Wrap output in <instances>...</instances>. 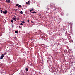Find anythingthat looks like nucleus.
Wrapping results in <instances>:
<instances>
[{
	"instance_id": "obj_8",
	"label": "nucleus",
	"mask_w": 75,
	"mask_h": 75,
	"mask_svg": "<svg viewBox=\"0 0 75 75\" xmlns=\"http://www.w3.org/2000/svg\"><path fill=\"white\" fill-rule=\"evenodd\" d=\"M20 25H23V23H21Z\"/></svg>"
},
{
	"instance_id": "obj_9",
	"label": "nucleus",
	"mask_w": 75,
	"mask_h": 75,
	"mask_svg": "<svg viewBox=\"0 0 75 75\" xmlns=\"http://www.w3.org/2000/svg\"><path fill=\"white\" fill-rule=\"evenodd\" d=\"M21 22V23H25V22H24L23 21Z\"/></svg>"
},
{
	"instance_id": "obj_28",
	"label": "nucleus",
	"mask_w": 75,
	"mask_h": 75,
	"mask_svg": "<svg viewBox=\"0 0 75 75\" xmlns=\"http://www.w3.org/2000/svg\"><path fill=\"white\" fill-rule=\"evenodd\" d=\"M19 28H21V27H20V26H19Z\"/></svg>"
},
{
	"instance_id": "obj_27",
	"label": "nucleus",
	"mask_w": 75,
	"mask_h": 75,
	"mask_svg": "<svg viewBox=\"0 0 75 75\" xmlns=\"http://www.w3.org/2000/svg\"><path fill=\"white\" fill-rule=\"evenodd\" d=\"M14 16V17L15 18H16V16H15V15H13Z\"/></svg>"
},
{
	"instance_id": "obj_14",
	"label": "nucleus",
	"mask_w": 75,
	"mask_h": 75,
	"mask_svg": "<svg viewBox=\"0 0 75 75\" xmlns=\"http://www.w3.org/2000/svg\"><path fill=\"white\" fill-rule=\"evenodd\" d=\"M0 11L1 12V13H3V11L2 10H1V11Z\"/></svg>"
},
{
	"instance_id": "obj_29",
	"label": "nucleus",
	"mask_w": 75,
	"mask_h": 75,
	"mask_svg": "<svg viewBox=\"0 0 75 75\" xmlns=\"http://www.w3.org/2000/svg\"><path fill=\"white\" fill-rule=\"evenodd\" d=\"M15 14H16V15H17V14H16V13H15Z\"/></svg>"
},
{
	"instance_id": "obj_16",
	"label": "nucleus",
	"mask_w": 75,
	"mask_h": 75,
	"mask_svg": "<svg viewBox=\"0 0 75 75\" xmlns=\"http://www.w3.org/2000/svg\"><path fill=\"white\" fill-rule=\"evenodd\" d=\"M18 7L19 8L21 7V5H19L18 6Z\"/></svg>"
},
{
	"instance_id": "obj_1",
	"label": "nucleus",
	"mask_w": 75,
	"mask_h": 75,
	"mask_svg": "<svg viewBox=\"0 0 75 75\" xmlns=\"http://www.w3.org/2000/svg\"><path fill=\"white\" fill-rule=\"evenodd\" d=\"M7 13V11L6 10H5V11H3V13L6 14Z\"/></svg>"
},
{
	"instance_id": "obj_3",
	"label": "nucleus",
	"mask_w": 75,
	"mask_h": 75,
	"mask_svg": "<svg viewBox=\"0 0 75 75\" xmlns=\"http://www.w3.org/2000/svg\"><path fill=\"white\" fill-rule=\"evenodd\" d=\"M11 1L10 0H6V3H10Z\"/></svg>"
},
{
	"instance_id": "obj_22",
	"label": "nucleus",
	"mask_w": 75,
	"mask_h": 75,
	"mask_svg": "<svg viewBox=\"0 0 75 75\" xmlns=\"http://www.w3.org/2000/svg\"><path fill=\"white\" fill-rule=\"evenodd\" d=\"M6 54H7V53H5L4 54V55H6Z\"/></svg>"
},
{
	"instance_id": "obj_12",
	"label": "nucleus",
	"mask_w": 75,
	"mask_h": 75,
	"mask_svg": "<svg viewBox=\"0 0 75 75\" xmlns=\"http://www.w3.org/2000/svg\"><path fill=\"white\" fill-rule=\"evenodd\" d=\"M25 69L26 71H28V68H26Z\"/></svg>"
},
{
	"instance_id": "obj_19",
	"label": "nucleus",
	"mask_w": 75,
	"mask_h": 75,
	"mask_svg": "<svg viewBox=\"0 0 75 75\" xmlns=\"http://www.w3.org/2000/svg\"><path fill=\"white\" fill-rule=\"evenodd\" d=\"M32 9H31V10H30V12H31V11H32Z\"/></svg>"
},
{
	"instance_id": "obj_31",
	"label": "nucleus",
	"mask_w": 75,
	"mask_h": 75,
	"mask_svg": "<svg viewBox=\"0 0 75 75\" xmlns=\"http://www.w3.org/2000/svg\"><path fill=\"white\" fill-rule=\"evenodd\" d=\"M0 10H1V8H0Z\"/></svg>"
},
{
	"instance_id": "obj_13",
	"label": "nucleus",
	"mask_w": 75,
	"mask_h": 75,
	"mask_svg": "<svg viewBox=\"0 0 75 75\" xmlns=\"http://www.w3.org/2000/svg\"><path fill=\"white\" fill-rule=\"evenodd\" d=\"M11 23H13V19L11 20Z\"/></svg>"
},
{
	"instance_id": "obj_15",
	"label": "nucleus",
	"mask_w": 75,
	"mask_h": 75,
	"mask_svg": "<svg viewBox=\"0 0 75 75\" xmlns=\"http://www.w3.org/2000/svg\"><path fill=\"white\" fill-rule=\"evenodd\" d=\"M19 5V4H17L16 5V7H17V6H18V5Z\"/></svg>"
},
{
	"instance_id": "obj_10",
	"label": "nucleus",
	"mask_w": 75,
	"mask_h": 75,
	"mask_svg": "<svg viewBox=\"0 0 75 75\" xmlns=\"http://www.w3.org/2000/svg\"><path fill=\"white\" fill-rule=\"evenodd\" d=\"M32 13H37V12H32Z\"/></svg>"
},
{
	"instance_id": "obj_20",
	"label": "nucleus",
	"mask_w": 75,
	"mask_h": 75,
	"mask_svg": "<svg viewBox=\"0 0 75 75\" xmlns=\"http://www.w3.org/2000/svg\"><path fill=\"white\" fill-rule=\"evenodd\" d=\"M2 35V34L1 33L0 34V36H1Z\"/></svg>"
},
{
	"instance_id": "obj_18",
	"label": "nucleus",
	"mask_w": 75,
	"mask_h": 75,
	"mask_svg": "<svg viewBox=\"0 0 75 75\" xmlns=\"http://www.w3.org/2000/svg\"><path fill=\"white\" fill-rule=\"evenodd\" d=\"M30 20H29V19H28V20H27V22H28V23H29V21Z\"/></svg>"
},
{
	"instance_id": "obj_6",
	"label": "nucleus",
	"mask_w": 75,
	"mask_h": 75,
	"mask_svg": "<svg viewBox=\"0 0 75 75\" xmlns=\"http://www.w3.org/2000/svg\"><path fill=\"white\" fill-rule=\"evenodd\" d=\"M13 20H15V21H16V18H13Z\"/></svg>"
},
{
	"instance_id": "obj_32",
	"label": "nucleus",
	"mask_w": 75,
	"mask_h": 75,
	"mask_svg": "<svg viewBox=\"0 0 75 75\" xmlns=\"http://www.w3.org/2000/svg\"><path fill=\"white\" fill-rule=\"evenodd\" d=\"M31 23H33V22L32 21H31Z\"/></svg>"
},
{
	"instance_id": "obj_4",
	"label": "nucleus",
	"mask_w": 75,
	"mask_h": 75,
	"mask_svg": "<svg viewBox=\"0 0 75 75\" xmlns=\"http://www.w3.org/2000/svg\"><path fill=\"white\" fill-rule=\"evenodd\" d=\"M50 6L52 7H54V6H55V5H54L53 4H50Z\"/></svg>"
},
{
	"instance_id": "obj_17",
	"label": "nucleus",
	"mask_w": 75,
	"mask_h": 75,
	"mask_svg": "<svg viewBox=\"0 0 75 75\" xmlns=\"http://www.w3.org/2000/svg\"><path fill=\"white\" fill-rule=\"evenodd\" d=\"M15 33H18V31H15Z\"/></svg>"
},
{
	"instance_id": "obj_26",
	"label": "nucleus",
	"mask_w": 75,
	"mask_h": 75,
	"mask_svg": "<svg viewBox=\"0 0 75 75\" xmlns=\"http://www.w3.org/2000/svg\"><path fill=\"white\" fill-rule=\"evenodd\" d=\"M31 10L33 11V10H34V9L33 8H32V9H31Z\"/></svg>"
},
{
	"instance_id": "obj_2",
	"label": "nucleus",
	"mask_w": 75,
	"mask_h": 75,
	"mask_svg": "<svg viewBox=\"0 0 75 75\" xmlns=\"http://www.w3.org/2000/svg\"><path fill=\"white\" fill-rule=\"evenodd\" d=\"M4 57V54H3L1 57H0V59H3V57Z\"/></svg>"
},
{
	"instance_id": "obj_25",
	"label": "nucleus",
	"mask_w": 75,
	"mask_h": 75,
	"mask_svg": "<svg viewBox=\"0 0 75 75\" xmlns=\"http://www.w3.org/2000/svg\"><path fill=\"white\" fill-rule=\"evenodd\" d=\"M15 38L16 39H17V38H16V37H15Z\"/></svg>"
},
{
	"instance_id": "obj_5",
	"label": "nucleus",
	"mask_w": 75,
	"mask_h": 75,
	"mask_svg": "<svg viewBox=\"0 0 75 75\" xmlns=\"http://www.w3.org/2000/svg\"><path fill=\"white\" fill-rule=\"evenodd\" d=\"M26 4H30V1H29L28 2H26Z\"/></svg>"
},
{
	"instance_id": "obj_30",
	"label": "nucleus",
	"mask_w": 75,
	"mask_h": 75,
	"mask_svg": "<svg viewBox=\"0 0 75 75\" xmlns=\"http://www.w3.org/2000/svg\"><path fill=\"white\" fill-rule=\"evenodd\" d=\"M13 25H13V26H12V27H13L14 26H13Z\"/></svg>"
},
{
	"instance_id": "obj_11",
	"label": "nucleus",
	"mask_w": 75,
	"mask_h": 75,
	"mask_svg": "<svg viewBox=\"0 0 75 75\" xmlns=\"http://www.w3.org/2000/svg\"><path fill=\"white\" fill-rule=\"evenodd\" d=\"M20 13V14H23V12L22 11H21Z\"/></svg>"
},
{
	"instance_id": "obj_7",
	"label": "nucleus",
	"mask_w": 75,
	"mask_h": 75,
	"mask_svg": "<svg viewBox=\"0 0 75 75\" xmlns=\"http://www.w3.org/2000/svg\"><path fill=\"white\" fill-rule=\"evenodd\" d=\"M16 19L17 20H20V18H17Z\"/></svg>"
},
{
	"instance_id": "obj_23",
	"label": "nucleus",
	"mask_w": 75,
	"mask_h": 75,
	"mask_svg": "<svg viewBox=\"0 0 75 75\" xmlns=\"http://www.w3.org/2000/svg\"><path fill=\"white\" fill-rule=\"evenodd\" d=\"M47 7H51V6H48Z\"/></svg>"
},
{
	"instance_id": "obj_21",
	"label": "nucleus",
	"mask_w": 75,
	"mask_h": 75,
	"mask_svg": "<svg viewBox=\"0 0 75 75\" xmlns=\"http://www.w3.org/2000/svg\"><path fill=\"white\" fill-rule=\"evenodd\" d=\"M66 15L67 16H68V14L67 13V14H66Z\"/></svg>"
},
{
	"instance_id": "obj_24",
	"label": "nucleus",
	"mask_w": 75,
	"mask_h": 75,
	"mask_svg": "<svg viewBox=\"0 0 75 75\" xmlns=\"http://www.w3.org/2000/svg\"><path fill=\"white\" fill-rule=\"evenodd\" d=\"M15 11H17V9H15Z\"/></svg>"
}]
</instances>
